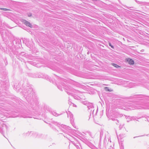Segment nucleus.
<instances>
[{
	"mask_svg": "<svg viewBox=\"0 0 149 149\" xmlns=\"http://www.w3.org/2000/svg\"><path fill=\"white\" fill-rule=\"evenodd\" d=\"M126 61L129 64L133 65L134 64V61L131 59L130 58H127Z\"/></svg>",
	"mask_w": 149,
	"mask_h": 149,
	"instance_id": "obj_1",
	"label": "nucleus"
},
{
	"mask_svg": "<svg viewBox=\"0 0 149 149\" xmlns=\"http://www.w3.org/2000/svg\"><path fill=\"white\" fill-rule=\"evenodd\" d=\"M23 23L25 24V25H26V26H28L30 27H32V25L31 24L28 22L24 20L23 21Z\"/></svg>",
	"mask_w": 149,
	"mask_h": 149,
	"instance_id": "obj_2",
	"label": "nucleus"
},
{
	"mask_svg": "<svg viewBox=\"0 0 149 149\" xmlns=\"http://www.w3.org/2000/svg\"><path fill=\"white\" fill-rule=\"evenodd\" d=\"M104 89L106 91H112L111 89H109V88L107 87H105Z\"/></svg>",
	"mask_w": 149,
	"mask_h": 149,
	"instance_id": "obj_3",
	"label": "nucleus"
},
{
	"mask_svg": "<svg viewBox=\"0 0 149 149\" xmlns=\"http://www.w3.org/2000/svg\"><path fill=\"white\" fill-rule=\"evenodd\" d=\"M113 66H114V67H116V68H118L119 67V66L118 65H117V64H113Z\"/></svg>",
	"mask_w": 149,
	"mask_h": 149,
	"instance_id": "obj_4",
	"label": "nucleus"
},
{
	"mask_svg": "<svg viewBox=\"0 0 149 149\" xmlns=\"http://www.w3.org/2000/svg\"><path fill=\"white\" fill-rule=\"evenodd\" d=\"M1 9L2 10L7 11V10H10L9 9H6V8H1Z\"/></svg>",
	"mask_w": 149,
	"mask_h": 149,
	"instance_id": "obj_5",
	"label": "nucleus"
},
{
	"mask_svg": "<svg viewBox=\"0 0 149 149\" xmlns=\"http://www.w3.org/2000/svg\"><path fill=\"white\" fill-rule=\"evenodd\" d=\"M109 45L112 48H113V47L112 45H111V44L110 43H109Z\"/></svg>",
	"mask_w": 149,
	"mask_h": 149,
	"instance_id": "obj_6",
	"label": "nucleus"
},
{
	"mask_svg": "<svg viewBox=\"0 0 149 149\" xmlns=\"http://www.w3.org/2000/svg\"><path fill=\"white\" fill-rule=\"evenodd\" d=\"M31 16V14H30V15H28V16H29V17Z\"/></svg>",
	"mask_w": 149,
	"mask_h": 149,
	"instance_id": "obj_7",
	"label": "nucleus"
}]
</instances>
